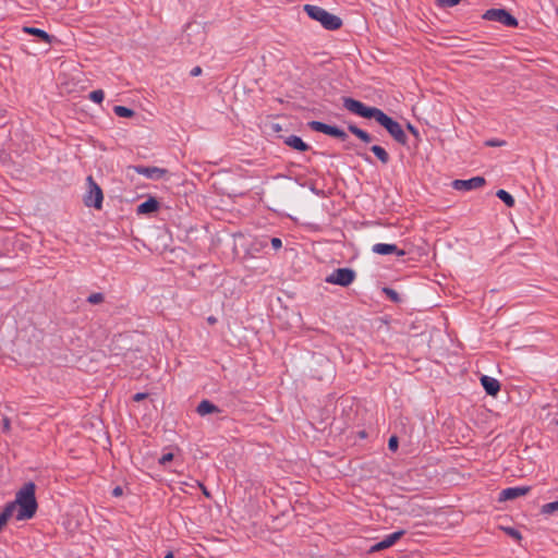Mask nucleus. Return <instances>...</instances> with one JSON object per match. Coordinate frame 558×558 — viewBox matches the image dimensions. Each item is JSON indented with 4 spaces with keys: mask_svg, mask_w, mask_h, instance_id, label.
I'll use <instances>...</instances> for the list:
<instances>
[{
    "mask_svg": "<svg viewBox=\"0 0 558 558\" xmlns=\"http://www.w3.org/2000/svg\"><path fill=\"white\" fill-rule=\"evenodd\" d=\"M15 517L19 521L28 520L34 517L37 510V501L35 498V484H25L15 496Z\"/></svg>",
    "mask_w": 558,
    "mask_h": 558,
    "instance_id": "obj_2",
    "label": "nucleus"
},
{
    "mask_svg": "<svg viewBox=\"0 0 558 558\" xmlns=\"http://www.w3.org/2000/svg\"><path fill=\"white\" fill-rule=\"evenodd\" d=\"M2 430L9 433L11 430V421L8 416L2 418Z\"/></svg>",
    "mask_w": 558,
    "mask_h": 558,
    "instance_id": "obj_30",
    "label": "nucleus"
},
{
    "mask_svg": "<svg viewBox=\"0 0 558 558\" xmlns=\"http://www.w3.org/2000/svg\"><path fill=\"white\" fill-rule=\"evenodd\" d=\"M15 513V504H8L0 513V526L3 527Z\"/></svg>",
    "mask_w": 558,
    "mask_h": 558,
    "instance_id": "obj_17",
    "label": "nucleus"
},
{
    "mask_svg": "<svg viewBox=\"0 0 558 558\" xmlns=\"http://www.w3.org/2000/svg\"><path fill=\"white\" fill-rule=\"evenodd\" d=\"M354 270L350 268H338L326 278V282L341 287H348L354 281Z\"/></svg>",
    "mask_w": 558,
    "mask_h": 558,
    "instance_id": "obj_4",
    "label": "nucleus"
},
{
    "mask_svg": "<svg viewBox=\"0 0 558 558\" xmlns=\"http://www.w3.org/2000/svg\"><path fill=\"white\" fill-rule=\"evenodd\" d=\"M173 459V453L171 452H168V453H165L160 459H159V463L161 465H166L168 462H170L171 460Z\"/></svg>",
    "mask_w": 558,
    "mask_h": 558,
    "instance_id": "obj_31",
    "label": "nucleus"
},
{
    "mask_svg": "<svg viewBox=\"0 0 558 558\" xmlns=\"http://www.w3.org/2000/svg\"><path fill=\"white\" fill-rule=\"evenodd\" d=\"M202 73V69L199 66H195L192 71H191V75L192 76H197Z\"/></svg>",
    "mask_w": 558,
    "mask_h": 558,
    "instance_id": "obj_35",
    "label": "nucleus"
},
{
    "mask_svg": "<svg viewBox=\"0 0 558 558\" xmlns=\"http://www.w3.org/2000/svg\"><path fill=\"white\" fill-rule=\"evenodd\" d=\"M112 494H113L114 496H117V497H118V496H121V495H122V488H121V487H119V486H118V487H116V488L112 490Z\"/></svg>",
    "mask_w": 558,
    "mask_h": 558,
    "instance_id": "obj_39",
    "label": "nucleus"
},
{
    "mask_svg": "<svg viewBox=\"0 0 558 558\" xmlns=\"http://www.w3.org/2000/svg\"><path fill=\"white\" fill-rule=\"evenodd\" d=\"M197 413L201 415V416H205L207 414H211V413H219L220 410L214 404L211 403L210 401L208 400H203L198 405H197V409H196Z\"/></svg>",
    "mask_w": 558,
    "mask_h": 558,
    "instance_id": "obj_16",
    "label": "nucleus"
},
{
    "mask_svg": "<svg viewBox=\"0 0 558 558\" xmlns=\"http://www.w3.org/2000/svg\"><path fill=\"white\" fill-rule=\"evenodd\" d=\"M372 251L379 255L397 254L403 256L405 254V252L399 250L397 245L387 243H376L373 245Z\"/></svg>",
    "mask_w": 558,
    "mask_h": 558,
    "instance_id": "obj_11",
    "label": "nucleus"
},
{
    "mask_svg": "<svg viewBox=\"0 0 558 558\" xmlns=\"http://www.w3.org/2000/svg\"><path fill=\"white\" fill-rule=\"evenodd\" d=\"M343 107L362 118L374 119L377 123L384 126L388 133L400 144L407 143V135L402 126L390 117H388L383 110L376 107H367L363 102L353 98H343Z\"/></svg>",
    "mask_w": 558,
    "mask_h": 558,
    "instance_id": "obj_1",
    "label": "nucleus"
},
{
    "mask_svg": "<svg viewBox=\"0 0 558 558\" xmlns=\"http://www.w3.org/2000/svg\"><path fill=\"white\" fill-rule=\"evenodd\" d=\"M104 301V295L101 293H93L88 296V302L92 304H98Z\"/></svg>",
    "mask_w": 558,
    "mask_h": 558,
    "instance_id": "obj_26",
    "label": "nucleus"
},
{
    "mask_svg": "<svg viewBox=\"0 0 558 558\" xmlns=\"http://www.w3.org/2000/svg\"><path fill=\"white\" fill-rule=\"evenodd\" d=\"M327 135L340 138L342 141H344L348 137L347 133L343 130L332 125H330Z\"/></svg>",
    "mask_w": 558,
    "mask_h": 558,
    "instance_id": "obj_23",
    "label": "nucleus"
},
{
    "mask_svg": "<svg viewBox=\"0 0 558 558\" xmlns=\"http://www.w3.org/2000/svg\"><path fill=\"white\" fill-rule=\"evenodd\" d=\"M404 534V531H397L392 534L387 535L383 541L376 543L371 547V551H379L391 547L397 541H399Z\"/></svg>",
    "mask_w": 558,
    "mask_h": 558,
    "instance_id": "obj_10",
    "label": "nucleus"
},
{
    "mask_svg": "<svg viewBox=\"0 0 558 558\" xmlns=\"http://www.w3.org/2000/svg\"><path fill=\"white\" fill-rule=\"evenodd\" d=\"M505 532L511 536L512 538L517 539V541H520L521 539V534L518 530L513 529V527H506L505 529Z\"/></svg>",
    "mask_w": 558,
    "mask_h": 558,
    "instance_id": "obj_27",
    "label": "nucleus"
},
{
    "mask_svg": "<svg viewBox=\"0 0 558 558\" xmlns=\"http://www.w3.org/2000/svg\"><path fill=\"white\" fill-rule=\"evenodd\" d=\"M207 320H208V323H209V324H211V325H213V324H215V323L217 322L216 317H214V316L208 317V318H207Z\"/></svg>",
    "mask_w": 558,
    "mask_h": 558,
    "instance_id": "obj_40",
    "label": "nucleus"
},
{
    "mask_svg": "<svg viewBox=\"0 0 558 558\" xmlns=\"http://www.w3.org/2000/svg\"><path fill=\"white\" fill-rule=\"evenodd\" d=\"M113 111L118 117H121V118H131L134 116V111L124 106H116L113 108Z\"/></svg>",
    "mask_w": 558,
    "mask_h": 558,
    "instance_id": "obj_22",
    "label": "nucleus"
},
{
    "mask_svg": "<svg viewBox=\"0 0 558 558\" xmlns=\"http://www.w3.org/2000/svg\"><path fill=\"white\" fill-rule=\"evenodd\" d=\"M270 243L275 250H279L282 246V242L279 238H272Z\"/></svg>",
    "mask_w": 558,
    "mask_h": 558,
    "instance_id": "obj_33",
    "label": "nucleus"
},
{
    "mask_svg": "<svg viewBox=\"0 0 558 558\" xmlns=\"http://www.w3.org/2000/svg\"><path fill=\"white\" fill-rule=\"evenodd\" d=\"M87 182L89 191L84 199L85 205L88 207L93 206L97 209H100L104 199L102 191L92 177L87 178Z\"/></svg>",
    "mask_w": 558,
    "mask_h": 558,
    "instance_id": "obj_5",
    "label": "nucleus"
},
{
    "mask_svg": "<svg viewBox=\"0 0 558 558\" xmlns=\"http://www.w3.org/2000/svg\"><path fill=\"white\" fill-rule=\"evenodd\" d=\"M481 384L489 396H496L500 390V384L496 378L484 375L481 377Z\"/></svg>",
    "mask_w": 558,
    "mask_h": 558,
    "instance_id": "obj_12",
    "label": "nucleus"
},
{
    "mask_svg": "<svg viewBox=\"0 0 558 558\" xmlns=\"http://www.w3.org/2000/svg\"><path fill=\"white\" fill-rule=\"evenodd\" d=\"M163 558H174L172 553H168Z\"/></svg>",
    "mask_w": 558,
    "mask_h": 558,
    "instance_id": "obj_42",
    "label": "nucleus"
},
{
    "mask_svg": "<svg viewBox=\"0 0 558 558\" xmlns=\"http://www.w3.org/2000/svg\"><path fill=\"white\" fill-rule=\"evenodd\" d=\"M383 291L391 301H393V302L400 301L398 292L395 291L393 289L384 288Z\"/></svg>",
    "mask_w": 558,
    "mask_h": 558,
    "instance_id": "obj_25",
    "label": "nucleus"
},
{
    "mask_svg": "<svg viewBox=\"0 0 558 558\" xmlns=\"http://www.w3.org/2000/svg\"><path fill=\"white\" fill-rule=\"evenodd\" d=\"M371 150L384 165L388 163L389 155L381 146L374 145L371 147Z\"/></svg>",
    "mask_w": 558,
    "mask_h": 558,
    "instance_id": "obj_18",
    "label": "nucleus"
},
{
    "mask_svg": "<svg viewBox=\"0 0 558 558\" xmlns=\"http://www.w3.org/2000/svg\"><path fill=\"white\" fill-rule=\"evenodd\" d=\"M158 207L159 203L157 202V199L154 197H149L147 201L143 202L137 206L136 211L140 215H146L156 211Z\"/></svg>",
    "mask_w": 558,
    "mask_h": 558,
    "instance_id": "obj_13",
    "label": "nucleus"
},
{
    "mask_svg": "<svg viewBox=\"0 0 558 558\" xmlns=\"http://www.w3.org/2000/svg\"><path fill=\"white\" fill-rule=\"evenodd\" d=\"M22 31L25 34H29V35L38 37L40 40H43V41H45L47 44L51 43L52 37L47 32H45L44 29L36 28V27H31V26H24L22 28Z\"/></svg>",
    "mask_w": 558,
    "mask_h": 558,
    "instance_id": "obj_15",
    "label": "nucleus"
},
{
    "mask_svg": "<svg viewBox=\"0 0 558 558\" xmlns=\"http://www.w3.org/2000/svg\"><path fill=\"white\" fill-rule=\"evenodd\" d=\"M388 447L390 450L395 451L398 448V439L396 436L390 437L388 441Z\"/></svg>",
    "mask_w": 558,
    "mask_h": 558,
    "instance_id": "obj_32",
    "label": "nucleus"
},
{
    "mask_svg": "<svg viewBox=\"0 0 558 558\" xmlns=\"http://www.w3.org/2000/svg\"><path fill=\"white\" fill-rule=\"evenodd\" d=\"M529 492L530 487L527 486L509 487L500 492L499 501L512 500L526 495Z\"/></svg>",
    "mask_w": 558,
    "mask_h": 558,
    "instance_id": "obj_9",
    "label": "nucleus"
},
{
    "mask_svg": "<svg viewBox=\"0 0 558 558\" xmlns=\"http://www.w3.org/2000/svg\"><path fill=\"white\" fill-rule=\"evenodd\" d=\"M441 7H454L460 3V0H436Z\"/></svg>",
    "mask_w": 558,
    "mask_h": 558,
    "instance_id": "obj_29",
    "label": "nucleus"
},
{
    "mask_svg": "<svg viewBox=\"0 0 558 558\" xmlns=\"http://www.w3.org/2000/svg\"><path fill=\"white\" fill-rule=\"evenodd\" d=\"M308 126L315 131V132H320V133H324V134H328V130L330 128V125L326 124V123H323L320 121H311L308 123Z\"/></svg>",
    "mask_w": 558,
    "mask_h": 558,
    "instance_id": "obj_20",
    "label": "nucleus"
},
{
    "mask_svg": "<svg viewBox=\"0 0 558 558\" xmlns=\"http://www.w3.org/2000/svg\"><path fill=\"white\" fill-rule=\"evenodd\" d=\"M497 197L501 199L508 207H512L514 205V198L511 194H509L505 190H498L496 193Z\"/></svg>",
    "mask_w": 558,
    "mask_h": 558,
    "instance_id": "obj_19",
    "label": "nucleus"
},
{
    "mask_svg": "<svg viewBox=\"0 0 558 558\" xmlns=\"http://www.w3.org/2000/svg\"><path fill=\"white\" fill-rule=\"evenodd\" d=\"M134 170L136 171V173L144 175L145 178L150 180H160L165 178L168 173L166 169L159 167L137 166L134 167Z\"/></svg>",
    "mask_w": 558,
    "mask_h": 558,
    "instance_id": "obj_8",
    "label": "nucleus"
},
{
    "mask_svg": "<svg viewBox=\"0 0 558 558\" xmlns=\"http://www.w3.org/2000/svg\"><path fill=\"white\" fill-rule=\"evenodd\" d=\"M348 129H349V131H350L352 134H354L355 136H356V132H360V130H361L360 128H357V126H355V125H353V124L349 125V128H348Z\"/></svg>",
    "mask_w": 558,
    "mask_h": 558,
    "instance_id": "obj_36",
    "label": "nucleus"
},
{
    "mask_svg": "<svg viewBox=\"0 0 558 558\" xmlns=\"http://www.w3.org/2000/svg\"><path fill=\"white\" fill-rule=\"evenodd\" d=\"M484 19L488 21H496L506 26L514 27L518 25V21L514 16L508 13L504 9H490L485 12L483 15Z\"/></svg>",
    "mask_w": 558,
    "mask_h": 558,
    "instance_id": "obj_6",
    "label": "nucleus"
},
{
    "mask_svg": "<svg viewBox=\"0 0 558 558\" xmlns=\"http://www.w3.org/2000/svg\"><path fill=\"white\" fill-rule=\"evenodd\" d=\"M356 136L364 143H369L372 141L371 135L362 129L360 130V132H356Z\"/></svg>",
    "mask_w": 558,
    "mask_h": 558,
    "instance_id": "obj_28",
    "label": "nucleus"
},
{
    "mask_svg": "<svg viewBox=\"0 0 558 558\" xmlns=\"http://www.w3.org/2000/svg\"><path fill=\"white\" fill-rule=\"evenodd\" d=\"M88 97L92 101L100 104L104 100L105 94L101 89H96L93 90Z\"/></svg>",
    "mask_w": 558,
    "mask_h": 558,
    "instance_id": "obj_24",
    "label": "nucleus"
},
{
    "mask_svg": "<svg viewBox=\"0 0 558 558\" xmlns=\"http://www.w3.org/2000/svg\"><path fill=\"white\" fill-rule=\"evenodd\" d=\"M146 397H147V393L137 392L134 395L133 400L136 402H140V401L144 400Z\"/></svg>",
    "mask_w": 558,
    "mask_h": 558,
    "instance_id": "obj_34",
    "label": "nucleus"
},
{
    "mask_svg": "<svg viewBox=\"0 0 558 558\" xmlns=\"http://www.w3.org/2000/svg\"><path fill=\"white\" fill-rule=\"evenodd\" d=\"M541 512L547 515L558 512V499L543 505L541 508Z\"/></svg>",
    "mask_w": 558,
    "mask_h": 558,
    "instance_id": "obj_21",
    "label": "nucleus"
},
{
    "mask_svg": "<svg viewBox=\"0 0 558 558\" xmlns=\"http://www.w3.org/2000/svg\"><path fill=\"white\" fill-rule=\"evenodd\" d=\"M304 11L311 19L318 21L326 29L335 31L340 28L342 25V21L340 17L329 13L328 11L320 7L305 4Z\"/></svg>",
    "mask_w": 558,
    "mask_h": 558,
    "instance_id": "obj_3",
    "label": "nucleus"
},
{
    "mask_svg": "<svg viewBox=\"0 0 558 558\" xmlns=\"http://www.w3.org/2000/svg\"><path fill=\"white\" fill-rule=\"evenodd\" d=\"M1 529H2V527L0 526V530H1Z\"/></svg>",
    "mask_w": 558,
    "mask_h": 558,
    "instance_id": "obj_44",
    "label": "nucleus"
},
{
    "mask_svg": "<svg viewBox=\"0 0 558 558\" xmlns=\"http://www.w3.org/2000/svg\"><path fill=\"white\" fill-rule=\"evenodd\" d=\"M557 425H558V420H557Z\"/></svg>",
    "mask_w": 558,
    "mask_h": 558,
    "instance_id": "obj_43",
    "label": "nucleus"
},
{
    "mask_svg": "<svg viewBox=\"0 0 558 558\" xmlns=\"http://www.w3.org/2000/svg\"><path fill=\"white\" fill-rule=\"evenodd\" d=\"M348 129H349V131H350L352 134H354L355 136H356V132H360V130H361L360 128H357V126H355V125H353V124L349 125V128H348Z\"/></svg>",
    "mask_w": 558,
    "mask_h": 558,
    "instance_id": "obj_37",
    "label": "nucleus"
},
{
    "mask_svg": "<svg viewBox=\"0 0 558 558\" xmlns=\"http://www.w3.org/2000/svg\"><path fill=\"white\" fill-rule=\"evenodd\" d=\"M408 130H409L413 135H415V136H417V135H418L417 130H416L412 124H410V123L408 124Z\"/></svg>",
    "mask_w": 558,
    "mask_h": 558,
    "instance_id": "obj_38",
    "label": "nucleus"
},
{
    "mask_svg": "<svg viewBox=\"0 0 558 558\" xmlns=\"http://www.w3.org/2000/svg\"><path fill=\"white\" fill-rule=\"evenodd\" d=\"M284 143L293 149L299 151H306L310 146L299 136L290 135L284 140Z\"/></svg>",
    "mask_w": 558,
    "mask_h": 558,
    "instance_id": "obj_14",
    "label": "nucleus"
},
{
    "mask_svg": "<svg viewBox=\"0 0 558 558\" xmlns=\"http://www.w3.org/2000/svg\"><path fill=\"white\" fill-rule=\"evenodd\" d=\"M485 184L483 177H474L469 180H454L452 187L457 191H471L482 187Z\"/></svg>",
    "mask_w": 558,
    "mask_h": 558,
    "instance_id": "obj_7",
    "label": "nucleus"
},
{
    "mask_svg": "<svg viewBox=\"0 0 558 558\" xmlns=\"http://www.w3.org/2000/svg\"><path fill=\"white\" fill-rule=\"evenodd\" d=\"M486 144H487L488 146H498V145H499V143H497V142H495V141H488Z\"/></svg>",
    "mask_w": 558,
    "mask_h": 558,
    "instance_id": "obj_41",
    "label": "nucleus"
}]
</instances>
